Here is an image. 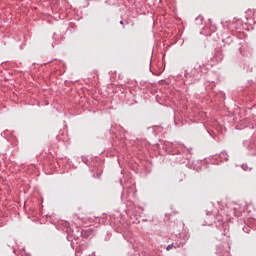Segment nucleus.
<instances>
[{
	"label": "nucleus",
	"mask_w": 256,
	"mask_h": 256,
	"mask_svg": "<svg viewBox=\"0 0 256 256\" xmlns=\"http://www.w3.org/2000/svg\"><path fill=\"white\" fill-rule=\"evenodd\" d=\"M167 251H171V249H177V246L173 245V244H170L167 246Z\"/></svg>",
	"instance_id": "nucleus-1"
}]
</instances>
